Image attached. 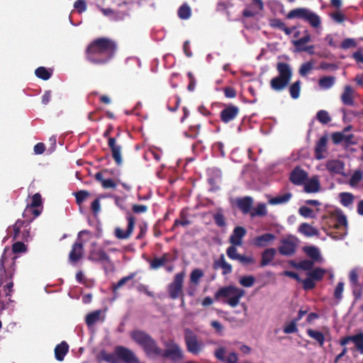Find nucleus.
I'll use <instances>...</instances> for the list:
<instances>
[{"mask_svg": "<svg viewBox=\"0 0 363 363\" xmlns=\"http://www.w3.org/2000/svg\"><path fill=\"white\" fill-rule=\"evenodd\" d=\"M116 51V44L113 40L108 38H99L88 45L85 56L90 63L103 65L113 57Z\"/></svg>", "mask_w": 363, "mask_h": 363, "instance_id": "nucleus-1", "label": "nucleus"}, {"mask_svg": "<svg viewBox=\"0 0 363 363\" xmlns=\"http://www.w3.org/2000/svg\"><path fill=\"white\" fill-rule=\"evenodd\" d=\"M8 252L11 253L8 249L5 248L0 259V290L4 291L5 296L9 297V301H11L10 297L13 287V276L16 270V257L9 259Z\"/></svg>", "mask_w": 363, "mask_h": 363, "instance_id": "nucleus-2", "label": "nucleus"}, {"mask_svg": "<svg viewBox=\"0 0 363 363\" xmlns=\"http://www.w3.org/2000/svg\"><path fill=\"white\" fill-rule=\"evenodd\" d=\"M245 294L244 289L233 285L220 288L215 294L214 298L216 301L223 300L224 303L235 308L240 303V300Z\"/></svg>", "mask_w": 363, "mask_h": 363, "instance_id": "nucleus-3", "label": "nucleus"}, {"mask_svg": "<svg viewBox=\"0 0 363 363\" xmlns=\"http://www.w3.org/2000/svg\"><path fill=\"white\" fill-rule=\"evenodd\" d=\"M130 335L131 338L143 347L147 356L160 355L161 349L149 334L141 330H134Z\"/></svg>", "mask_w": 363, "mask_h": 363, "instance_id": "nucleus-4", "label": "nucleus"}, {"mask_svg": "<svg viewBox=\"0 0 363 363\" xmlns=\"http://www.w3.org/2000/svg\"><path fill=\"white\" fill-rule=\"evenodd\" d=\"M164 350H160V357L169 359L172 363H179L184 358V353L181 347L173 340L164 343Z\"/></svg>", "mask_w": 363, "mask_h": 363, "instance_id": "nucleus-5", "label": "nucleus"}, {"mask_svg": "<svg viewBox=\"0 0 363 363\" xmlns=\"http://www.w3.org/2000/svg\"><path fill=\"white\" fill-rule=\"evenodd\" d=\"M287 18H300L309 23L313 28H318L320 25V18L315 13L310 11L306 8H297L290 11L287 16Z\"/></svg>", "mask_w": 363, "mask_h": 363, "instance_id": "nucleus-6", "label": "nucleus"}, {"mask_svg": "<svg viewBox=\"0 0 363 363\" xmlns=\"http://www.w3.org/2000/svg\"><path fill=\"white\" fill-rule=\"evenodd\" d=\"M113 130V126L111 125H108L107 129L103 134V136L106 138H108V145L111 151V155L113 159L117 165L120 166L123 163L122 158V147L121 145L117 144L116 139L115 138L110 137V134Z\"/></svg>", "mask_w": 363, "mask_h": 363, "instance_id": "nucleus-7", "label": "nucleus"}, {"mask_svg": "<svg viewBox=\"0 0 363 363\" xmlns=\"http://www.w3.org/2000/svg\"><path fill=\"white\" fill-rule=\"evenodd\" d=\"M185 277V272H181L174 275L172 282L167 287L168 294L171 299L175 300L182 296L183 284Z\"/></svg>", "mask_w": 363, "mask_h": 363, "instance_id": "nucleus-8", "label": "nucleus"}, {"mask_svg": "<svg viewBox=\"0 0 363 363\" xmlns=\"http://www.w3.org/2000/svg\"><path fill=\"white\" fill-rule=\"evenodd\" d=\"M184 341L190 353L198 354L201 351L203 343L198 340L196 335L189 328L184 330Z\"/></svg>", "mask_w": 363, "mask_h": 363, "instance_id": "nucleus-9", "label": "nucleus"}, {"mask_svg": "<svg viewBox=\"0 0 363 363\" xmlns=\"http://www.w3.org/2000/svg\"><path fill=\"white\" fill-rule=\"evenodd\" d=\"M42 206V197L39 193L35 194L31 198V203L28 204L23 213V218H33V220L39 216L41 210L38 207Z\"/></svg>", "mask_w": 363, "mask_h": 363, "instance_id": "nucleus-10", "label": "nucleus"}, {"mask_svg": "<svg viewBox=\"0 0 363 363\" xmlns=\"http://www.w3.org/2000/svg\"><path fill=\"white\" fill-rule=\"evenodd\" d=\"M128 221V227L125 231L123 230L121 228H116L114 231L115 236L120 240L128 239L130 237L133 232L135 224V218L130 211L126 212L125 216Z\"/></svg>", "mask_w": 363, "mask_h": 363, "instance_id": "nucleus-11", "label": "nucleus"}, {"mask_svg": "<svg viewBox=\"0 0 363 363\" xmlns=\"http://www.w3.org/2000/svg\"><path fill=\"white\" fill-rule=\"evenodd\" d=\"M296 240L294 236H289L281 240V245L278 248L279 252L284 256H292L296 251Z\"/></svg>", "mask_w": 363, "mask_h": 363, "instance_id": "nucleus-12", "label": "nucleus"}, {"mask_svg": "<svg viewBox=\"0 0 363 363\" xmlns=\"http://www.w3.org/2000/svg\"><path fill=\"white\" fill-rule=\"evenodd\" d=\"M240 108L237 106L230 104L220 111V118L224 123H228L237 118Z\"/></svg>", "mask_w": 363, "mask_h": 363, "instance_id": "nucleus-13", "label": "nucleus"}, {"mask_svg": "<svg viewBox=\"0 0 363 363\" xmlns=\"http://www.w3.org/2000/svg\"><path fill=\"white\" fill-rule=\"evenodd\" d=\"M88 259L94 262H110V257L101 247H94L90 250Z\"/></svg>", "mask_w": 363, "mask_h": 363, "instance_id": "nucleus-14", "label": "nucleus"}, {"mask_svg": "<svg viewBox=\"0 0 363 363\" xmlns=\"http://www.w3.org/2000/svg\"><path fill=\"white\" fill-rule=\"evenodd\" d=\"M264 9V4L262 0H252L247 4L242 11V16L246 18L254 17Z\"/></svg>", "mask_w": 363, "mask_h": 363, "instance_id": "nucleus-15", "label": "nucleus"}, {"mask_svg": "<svg viewBox=\"0 0 363 363\" xmlns=\"http://www.w3.org/2000/svg\"><path fill=\"white\" fill-rule=\"evenodd\" d=\"M84 253V245L81 239H78L72 246V250L69 254V260L72 263L79 262Z\"/></svg>", "mask_w": 363, "mask_h": 363, "instance_id": "nucleus-16", "label": "nucleus"}, {"mask_svg": "<svg viewBox=\"0 0 363 363\" xmlns=\"http://www.w3.org/2000/svg\"><path fill=\"white\" fill-rule=\"evenodd\" d=\"M308 179L307 172L300 167H296L290 174L289 179L295 185L303 184Z\"/></svg>", "mask_w": 363, "mask_h": 363, "instance_id": "nucleus-17", "label": "nucleus"}, {"mask_svg": "<svg viewBox=\"0 0 363 363\" xmlns=\"http://www.w3.org/2000/svg\"><path fill=\"white\" fill-rule=\"evenodd\" d=\"M246 234L247 230L244 227L236 226L230 236V243L235 246H241L242 244V238Z\"/></svg>", "mask_w": 363, "mask_h": 363, "instance_id": "nucleus-18", "label": "nucleus"}, {"mask_svg": "<svg viewBox=\"0 0 363 363\" xmlns=\"http://www.w3.org/2000/svg\"><path fill=\"white\" fill-rule=\"evenodd\" d=\"M276 239V236L270 233H266L254 238L252 244L257 247H264L272 244Z\"/></svg>", "mask_w": 363, "mask_h": 363, "instance_id": "nucleus-19", "label": "nucleus"}, {"mask_svg": "<svg viewBox=\"0 0 363 363\" xmlns=\"http://www.w3.org/2000/svg\"><path fill=\"white\" fill-rule=\"evenodd\" d=\"M325 167L331 174H343L345 163L339 160H330L326 162Z\"/></svg>", "mask_w": 363, "mask_h": 363, "instance_id": "nucleus-20", "label": "nucleus"}, {"mask_svg": "<svg viewBox=\"0 0 363 363\" xmlns=\"http://www.w3.org/2000/svg\"><path fill=\"white\" fill-rule=\"evenodd\" d=\"M328 136L323 135L316 143L315 146V157L316 160H320L325 157L324 155L327 152Z\"/></svg>", "mask_w": 363, "mask_h": 363, "instance_id": "nucleus-21", "label": "nucleus"}, {"mask_svg": "<svg viewBox=\"0 0 363 363\" xmlns=\"http://www.w3.org/2000/svg\"><path fill=\"white\" fill-rule=\"evenodd\" d=\"M25 220L18 219L13 225V240L21 239V228L23 227L27 228L28 225L33 220V218H24Z\"/></svg>", "mask_w": 363, "mask_h": 363, "instance_id": "nucleus-22", "label": "nucleus"}, {"mask_svg": "<svg viewBox=\"0 0 363 363\" xmlns=\"http://www.w3.org/2000/svg\"><path fill=\"white\" fill-rule=\"evenodd\" d=\"M225 350L224 347H219L215 351V357L221 362H225L227 363H237L238 358L235 352L229 354L228 357H225Z\"/></svg>", "mask_w": 363, "mask_h": 363, "instance_id": "nucleus-23", "label": "nucleus"}, {"mask_svg": "<svg viewBox=\"0 0 363 363\" xmlns=\"http://www.w3.org/2000/svg\"><path fill=\"white\" fill-rule=\"evenodd\" d=\"M238 208L243 214H247L251 212L253 204V200L250 196H245L238 199L236 201Z\"/></svg>", "mask_w": 363, "mask_h": 363, "instance_id": "nucleus-24", "label": "nucleus"}, {"mask_svg": "<svg viewBox=\"0 0 363 363\" xmlns=\"http://www.w3.org/2000/svg\"><path fill=\"white\" fill-rule=\"evenodd\" d=\"M276 69L279 73V77L291 81L293 72L291 66L288 63L279 62L277 64Z\"/></svg>", "mask_w": 363, "mask_h": 363, "instance_id": "nucleus-25", "label": "nucleus"}, {"mask_svg": "<svg viewBox=\"0 0 363 363\" xmlns=\"http://www.w3.org/2000/svg\"><path fill=\"white\" fill-rule=\"evenodd\" d=\"M289 80L277 76L271 79L270 87L274 91H281L289 85Z\"/></svg>", "mask_w": 363, "mask_h": 363, "instance_id": "nucleus-26", "label": "nucleus"}, {"mask_svg": "<svg viewBox=\"0 0 363 363\" xmlns=\"http://www.w3.org/2000/svg\"><path fill=\"white\" fill-rule=\"evenodd\" d=\"M215 269L221 268L223 269L222 274L227 275L233 272V268L230 264L225 261L223 255H221L218 259L216 260L213 264Z\"/></svg>", "mask_w": 363, "mask_h": 363, "instance_id": "nucleus-27", "label": "nucleus"}, {"mask_svg": "<svg viewBox=\"0 0 363 363\" xmlns=\"http://www.w3.org/2000/svg\"><path fill=\"white\" fill-rule=\"evenodd\" d=\"M277 250L272 247L264 250L261 255L260 267L268 265L274 259Z\"/></svg>", "mask_w": 363, "mask_h": 363, "instance_id": "nucleus-28", "label": "nucleus"}, {"mask_svg": "<svg viewBox=\"0 0 363 363\" xmlns=\"http://www.w3.org/2000/svg\"><path fill=\"white\" fill-rule=\"evenodd\" d=\"M341 101L346 106H353L354 104L353 89L350 85L345 86L343 93L341 95Z\"/></svg>", "mask_w": 363, "mask_h": 363, "instance_id": "nucleus-29", "label": "nucleus"}, {"mask_svg": "<svg viewBox=\"0 0 363 363\" xmlns=\"http://www.w3.org/2000/svg\"><path fill=\"white\" fill-rule=\"evenodd\" d=\"M304 191L306 193H316L320 189L319 180L317 177H312L310 180L304 184Z\"/></svg>", "mask_w": 363, "mask_h": 363, "instance_id": "nucleus-30", "label": "nucleus"}, {"mask_svg": "<svg viewBox=\"0 0 363 363\" xmlns=\"http://www.w3.org/2000/svg\"><path fill=\"white\" fill-rule=\"evenodd\" d=\"M69 350V345L65 341L56 345L55 348V357L57 360L62 361Z\"/></svg>", "mask_w": 363, "mask_h": 363, "instance_id": "nucleus-31", "label": "nucleus"}, {"mask_svg": "<svg viewBox=\"0 0 363 363\" xmlns=\"http://www.w3.org/2000/svg\"><path fill=\"white\" fill-rule=\"evenodd\" d=\"M363 332H360L354 335H348L341 338L339 341L340 345L345 347L346 345L350 342H352L354 344L355 348L357 349V345L362 337Z\"/></svg>", "mask_w": 363, "mask_h": 363, "instance_id": "nucleus-32", "label": "nucleus"}, {"mask_svg": "<svg viewBox=\"0 0 363 363\" xmlns=\"http://www.w3.org/2000/svg\"><path fill=\"white\" fill-rule=\"evenodd\" d=\"M298 231L307 237L318 236L319 235L318 229L306 223H303L300 225Z\"/></svg>", "mask_w": 363, "mask_h": 363, "instance_id": "nucleus-33", "label": "nucleus"}, {"mask_svg": "<svg viewBox=\"0 0 363 363\" xmlns=\"http://www.w3.org/2000/svg\"><path fill=\"white\" fill-rule=\"evenodd\" d=\"M306 333L311 338L315 340L320 347L324 345L325 337L322 332L308 328L306 330Z\"/></svg>", "mask_w": 363, "mask_h": 363, "instance_id": "nucleus-34", "label": "nucleus"}, {"mask_svg": "<svg viewBox=\"0 0 363 363\" xmlns=\"http://www.w3.org/2000/svg\"><path fill=\"white\" fill-rule=\"evenodd\" d=\"M95 179L101 182V186L104 189H116V184L112 179H104L102 172H97L95 174Z\"/></svg>", "mask_w": 363, "mask_h": 363, "instance_id": "nucleus-35", "label": "nucleus"}, {"mask_svg": "<svg viewBox=\"0 0 363 363\" xmlns=\"http://www.w3.org/2000/svg\"><path fill=\"white\" fill-rule=\"evenodd\" d=\"M292 197V194L290 192L285 193L282 195H278L275 197H273L269 200V203L271 205H279V204H283L286 203Z\"/></svg>", "mask_w": 363, "mask_h": 363, "instance_id": "nucleus-36", "label": "nucleus"}, {"mask_svg": "<svg viewBox=\"0 0 363 363\" xmlns=\"http://www.w3.org/2000/svg\"><path fill=\"white\" fill-rule=\"evenodd\" d=\"M169 257L168 253H164L161 257L153 258L150 262V267L157 269L164 266L167 262Z\"/></svg>", "mask_w": 363, "mask_h": 363, "instance_id": "nucleus-37", "label": "nucleus"}, {"mask_svg": "<svg viewBox=\"0 0 363 363\" xmlns=\"http://www.w3.org/2000/svg\"><path fill=\"white\" fill-rule=\"evenodd\" d=\"M335 79L333 76H325L319 79L318 84L321 89H328L335 84Z\"/></svg>", "mask_w": 363, "mask_h": 363, "instance_id": "nucleus-38", "label": "nucleus"}, {"mask_svg": "<svg viewBox=\"0 0 363 363\" xmlns=\"http://www.w3.org/2000/svg\"><path fill=\"white\" fill-rule=\"evenodd\" d=\"M204 276L203 272L201 269H194L190 274V283L194 286H197L200 279Z\"/></svg>", "mask_w": 363, "mask_h": 363, "instance_id": "nucleus-39", "label": "nucleus"}, {"mask_svg": "<svg viewBox=\"0 0 363 363\" xmlns=\"http://www.w3.org/2000/svg\"><path fill=\"white\" fill-rule=\"evenodd\" d=\"M136 276L135 272L130 273L126 277L121 278L116 284H112V291L116 293L118 289L124 286L128 281L132 280Z\"/></svg>", "mask_w": 363, "mask_h": 363, "instance_id": "nucleus-40", "label": "nucleus"}, {"mask_svg": "<svg viewBox=\"0 0 363 363\" xmlns=\"http://www.w3.org/2000/svg\"><path fill=\"white\" fill-rule=\"evenodd\" d=\"M325 273L326 272L325 269L320 267H316L313 269L312 271L308 272L307 275L314 281H320L323 279Z\"/></svg>", "mask_w": 363, "mask_h": 363, "instance_id": "nucleus-41", "label": "nucleus"}, {"mask_svg": "<svg viewBox=\"0 0 363 363\" xmlns=\"http://www.w3.org/2000/svg\"><path fill=\"white\" fill-rule=\"evenodd\" d=\"M301 82L300 80H297L289 86V93L292 99H296L300 96Z\"/></svg>", "mask_w": 363, "mask_h": 363, "instance_id": "nucleus-42", "label": "nucleus"}, {"mask_svg": "<svg viewBox=\"0 0 363 363\" xmlns=\"http://www.w3.org/2000/svg\"><path fill=\"white\" fill-rule=\"evenodd\" d=\"M101 311H95L94 312L89 313L86 316V323L90 327L95 324L100 319Z\"/></svg>", "mask_w": 363, "mask_h": 363, "instance_id": "nucleus-43", "label": "nucleus"}, {"mask_svg": "<svg viewBox=\"0 0 363 363\" xmlns=\"http://www.w3.org/2000/svg\"><path fill=\"white\" fill-rule=\"evenodd\" d=\"M191 14L190 6L187 4H183L178 9V16L181 19H188Z\"/></svg>", "mask_w": 363, "mask_h": 363, "instance_id": "nucleus-44", "label": "nucleus"}, {"mask_svg": "<svg viewBox=\"0 0 363 363\" xmlns=\"http://www.w3.org/2000/svg\"><path fill=\"white\" fill-rule=\"evenodd\" d=\"M181 220L176 219L172 227V230H174L179 225L186 226L191 223V221L186 218V213L184 211L180 212Z\"/></svg>", "mask_w": 363, "mask_h": 363, "instance_id": "nucleus-45", "label": "nucleus"}, {"mask_svg": "<svg viewBox=\"0 0 363 363\" xmlns=\"http://www.w3.org/2000/svg\"><path fill=\"white\" fill-rule=\"evenodd\" d=\"M304 252L313 261H318L320 259V252L315 246H308L304 247Z\"/></svg>", "mask_w": 363, "mask_h": 363, "instance_id": "nucleus-46", "label": "nucleus"}, {"mask_svg": "<svg viewBox=\"0 0 363 363\" xmlns=\"http://www.w3.org/2000/svg\"><path fill=\"white\" fill-rule=\"evenodd\" d=\"M267 213V206L265 203H259L257 207L250 212L251 217L265 216Z\"/></svg>", "mask_w": 363, "mask_h": 363, "instance_id": "nucleus-47", "label": "nucleus"}, {"mask_svg": "<svg viewBox=\"0 0 363 363\" xmlns=\"http://www.w3.org/2000/svg\"><path fill=\"white\" fill-rule=\"evenodd\" d=\"M292 264L298 269H301L304 271H310L313 269V267L314 266V261L309 259H303L300 261L297 264H295L293 262Z\"/></svg>", "mask_w": 363, "mask_h": 363, "instance_id": "nucleus-48", "label": "nucleus"}, {"mask_svg": "<svg viewBox=\"0 0 363 363\" xmlns=\"http://www.w3.org/2000/svg\"><path fill=\"white\" fill-rule=\"evenodd\" d=\"M340 202L344 206H349L353 203L354 196L349 192H342L340 194Z\"/></svg>", "mask_w": 363, "mask_h": 363, "instance_id": "nucleus-49", "label": "nucleus"}, {"mask_svg": "<svg viewBox=\"0 0 363 363\" xmlns=\"http://www.w3.org/2000/svg\"><path fill=\"white\" fill-rule=\"evenodd\" d=\"M35 74L37 77L48 80L50 78L52 73L50 72L45 67H39L35 70Z\"/></svg>", "mask_w": 363, "mask_h": 363, "instance_id": "nucleus-50", "label": "nucleus"}, {"mask_svg": "<svg viewBox=\"0 0 363 363\" xmlns=\"http://www.w3.org/2000/svg\"><path fill=\"white\" fill-rule=\"evenodd\" d=\"M316 118L320 123L323 124H328L331 121V117L330 116L328 112L325 110H320L318 111L316 114Z\"/></svg>", "mask_w": 363, "mask_h": 363, "instance_id": "nucleus-51", "label": "nucleus"}, {"mask_svg": "<svg viewBox=\"0 0 363 363\" xmlns=\"http://www.w3.org/2000/svg\"><path fill=\"white\" fill-rule=\"evenodd\" d=\"M201 129V124L191 125L188 131L184 132V135L187 138H196Z\"/></svg>", "mask_w": 363, "mask_h": 363, "instance_id": "nucleus-52", "label": "nucleus"}, {"mask_svg": "<svg viewBox=\"0 0 363 363\" xmlns=\"http://www.w3.org/2000/svg\"><path fill=\"white\" fill-rule=\"evenodd\" d=\"M213 218L217 226L225 227L226 225L225 218L220 211H218L213 215Z\"/></svg>", "mask_w": 363, "mask_h": 363, "instance_id": "nucleus-53", "label": "nucleus"}, {"mask_svg": "<svg viewBox=\"0 0 363 363\" xmlns=\"http://www.w3.org/2000/svg\"><path fill=\"white\" fill-rule=\"evenodd\" d=\"M239 282L244 287H251L255 282V278L252 275L244 276L240 279Z\"/></svg>", "mask_w": 363, "mask_h": 363, "instance_id": "nucleus-54", "label": "nucleus"}, {"mask_svg": "<svg viewBox=\"0 0 363 363\" xmlns=\"http://www.w3.org/2000/svg\"><path fill=\"white\" fill-rule=\"evenodd\" d=\"M313 68L312 62H307L301 65L298 72L302 77L306 76Z\"/></svg>", "mask_w": 363, "mask_h": 363, "instance_id": "nucleus-55", "label": "nucleus"}, {"mask_svg": "<svg viewBox=\"0 0 363 363\" xmlns=\"http://www.w3.org/2000/svg\"><path fill=\"white\" fill-rule=\"evenodd\" d=\"M311 40V35L307 33L303 37H302L296 40H294V45H295L296 50H298V48L304 47L305 44L310 42Z\"/></svg>", "mask_w": 363, "mask_h": 363, "instance_id": "nucleus-56", "label": "nucleus"}, {"mask_svg": "<svg viewBox=\"0 0 363 363\" xmlns=\"http://www.w3.org/2000/svg\"><path fill=\"white\" fill-rule=\"evenodd\" d=\"M89 195V193L85 190H81L75 192L74 196L76 199V203L80 206L86 200Z\"/></svg>", "mask_w": 363, "mask_h": 363, "instance_id": "nucleus-57", "label": "nucleus"}, {"mask_svg": "<svg viewBox=\"0 0 363 363\" xmlns=\"http://www.w3.org/2000/svg\"><path fill=\"white\" fill-rule=\"evenodd\" d=\"M363 174L361 171H355L350 179L349 183L352 186H354L359 184L362 179Z\"/></svg>", "mask_w": 363, "mask_h": 363, "instance_id": "nucleus-58", "label": "nucleus"}, {"mask_svg": "<svg viewBox=\"0 0 363 363\" xmlns=\"http://www.w3.org/2000/svg\"><path fill=\"white\" fill-rule=\"evenodd\" d=\"M283 331L285 334L296 333L298 331L297 322L295 320H291L284 327Z\"/></svg>", "mask_w": 363, "mask_h": 363, "instance_id": "nucleus-59", "label": "nucleus"}, {"mask_svg": "<svg viewBox=\"0 0 363 363\" xmlns=\"http://www.w3.org/2000/svg\"><path fill=\"white\" fill-rule=\"evenodd\" d=\"M226 254L230 259L233 260H238L239 256H240V255L238 252L236 246L233 245L227 248Z\"/></svg>", "mask_w": 363, "mask_h": 363, "instance_id": "nucleus-60", "label": "nucleus"}, {"mask_svg": "<svg viewBox=\"0 0 363 363\" xmlns=\"http://www.w3.org/2000/svg\"><path fill=\"white\" fill-rule=\"evenodd\" d=\"M27 250L26 245L22 242H16L12 245V252L13 253H22L25 252Z\"/></svg>", "mask_w": 363, "mask_h": 363, "instance_id": "nucleus-61", "label": "nucleus"}, {"mask_svg": "<svg viewBox=\"0 0 363 363\" xmlns=\"http://www.w3.org/2000/svg\"><path fill=\"white\" fill-rule=\"evenodd\" d=\"M299 214L304 218H314L315 215L313 213V209L307 206H301L298 209Z\"/></svg>", "mask_w": 363, "mask_h": 363, "instance_id": "nucleus-62", "label": "nucleus"}, {"mask_svg": "<svg viewBox=\"0 0 363 363\" xmlns=\"http://www.w3.org/2000/svg\"><path fill=\"white\" fill-rule=\"evenodd\" d=\"M301 282L303 283V288L306 291L311 290L315 287V281L308 276L306 279L303 280L301 279Z\"/></svg>", "mask_w": 363, "mask_h": 363, "instance_id": "nucleus-63", "label": "nucleus"}, {"mask_svg": "<svg viewBox=\"0 0 363 363\" xmlns=\"http://www.w3.org/2000/svg\"><path fill=\"white\" fill-rule=\"evenodd\" d=\"M224 95L226 98L233 99L237 96V91L232 86H225L223 89Z\"/></svg>", "mask_w": 363, "mask_h": 363, "instance_id": "nucleus-64", "label": "nucleus"}]
</instances>
